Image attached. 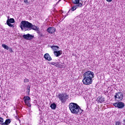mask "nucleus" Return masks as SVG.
<instances>
[{
    "instance_id": "obj_1",
    "label": "nucleus",
    "mask_w": 125,
    "mask_h": 125,
    "mask_svg": "<svg viewBox=\"0 0 125 125\" xmlns=\"http://www.w3.org/2000/svg\"><path fill=\"white\" fill-rule=\"evenodd\" d=\"M83 79L82 81L83 84H85L86 85H89V84H91L92 83V79L94 78V73L93 72L91 71H88L85 72L83 74Z\"/></svg>"
},
{
    "instance_id": "obj_2",
    "label": "nucleus",
    "mask_w": 125,
    "mask_h": 125,
    "mask_svg": "<svg viewBox=\"0 0 125 125\" xmlns=\"http://www.w3.org/2000/svg\"><path fill=\"white\" fill-rule=\"evenodd\" d=\"M20 25V28L22 31H30V30H34L36 31L37 29V26L26 21H21Z\"/></svg>"
},
{
    "instance_id": "obj_3",
    "label": "nucleus",
    "mask_w": 125,
    "mask_h": 125,
    "mask_svg": "<svg viewBox=\"0 0 125 125\" xmlns=\"http://www.w3.org/2000/svg\"><path fill=\"white\" fill-rule=\"evenodd\" d=\"M69 108L72 114H74L75 115L81 114L83 112V110L82 109L80 106L75 103H70Z\"/></svg>"
},
{
    "instance_id": "obj_4",
    "label": "nucleus",
    "mask_w": 125,
    "mask_h": 125,
    "mask_svg": "<svg viewBox=\"0 0 125 125\" xmlns=\"http://www.w3.org/2000/svg\"><path fill=\"white\" fill-rule=\"evenodd\" d=\"M57 97H58L62 103H65L67 100L69 99V95L65 93H59L57 95Z\"/></svg>"
},
{
    "instance_id": "obj_5",
    "label": "nucleus",
    "mask_w": 125,
    "mask_h": 125,
    "mask_svg": "<svg viewBox=\"0 0 125 125\" xmlns=\"http://www.w3.org/2000/svg\"><path fill=\"white\" fill-rule=\"evenodd\" d=\"M123 99H124V94L121 92H117L114 95V100L115 101H117V102L122 101Z\"/></svg>"
},
{
    "instance_id": "obj_6",
    "label": "nucleus",
    "mask_w": 125,
    "mask_h": 125,
    "mask_svg": "<svg viewBox=\"0 0 125 125\" xmlns=\"http://www.w3.org/2000/svg\"><path fill=\"white\" fill-rule=\"evenodd\" d=\"M113 106L116 108H118V109H122L125 107V103L119 101L117 103H113Z\"/></svg>"
},
{
    "instance_id": "obj_7",
    "label": "nucleus",
    "mask_w": 125,
    "mask_h": 125,
    "mask_svg": "<svg viewBox=\"0 0 125 125\" xmlns=\"http://www.w3.org/2000/svg\"><path fill=\"white\" fill-rule=\"evenodd\" d=\"M83 6V3H81L78 4L77 5L73 6L68 11V12L67 13V14H70V13H72V11H75L77 8H79V7H82Z\"/></svg>"
},
{
    "instance_id": "obj_8",
    "label": "nucleus",
    "mask_w": 125,
    "mask_h": 125,
    "mask_svg": "<svg viewBox=\"0 0 125 125\" xmlns=\"http://www.w3.org/2000/svg\"><path fill=\"white\" fill-rule=\"evenodd\" d=\"M24 103L28 106V107H31V104L30 102H31V98H30L29 96H24L23 98Z\"/></svg>"
},
{
    "instance_id": "obj_9",
    "label": "nucleus",
    "mask_w": 125,
    "mask_h": 125,
    "mask_svg": "<svg viewBox=\"0 0 125 125\" xmlns=\"http://www.w3.org/2000/svg\"><path fill=\"white\" fill-rule=\"evenodd\" d=\"M22 37L24 40H27L28 41H31V40L34 39V35H32L29 33L23 35Z\"/></svg>"
},
{
    "instance_id": "obj_10",
    "label": "nucleus",
    "mask_w": 125,
    "mask_h": 125,
    "mask_svg": "<svg viewBox=\"0 0 125 125\" xmlns=\"http://www.w3.org/2000/svg\"><path fill=\"white\" fill-rule=\"evenodd\" d=\"M62 50L54 51V54L56 57H59L60 55H62Z\"/></svg>"
},
{
    "instance_id": "obj_11",
    "label": "nucleus",
    "mask_w": 125,
    "mask_h": 125,
    "mask_svg": "<svg viewBox=\"0 0 125 125\" xmlns=\"http://www.w3.org/2000/svg\"><path fill=\"white\" fill-rule=\"evenodd\" d=\"M55 30V28L50 27L47 28V32H48V33H49V34H54Z\"/></svg>"
},
{
    "instance_id": "obj_12",
    "label": "nucleus",
    "mask_w": 125,
    "mask_h": 125,
    "mask_svg": "<svg viewBox=\"0 0 125 125\" xmlns=\"http://www.w3.org/2000/svg\"><path fill=\"white\" fill-rule=\"evenodd\" d=\"M44 58H45L46 60H48V61H51V60H52L51 57H50V55H49L48 53H46L44 55Z\"/></svg>"
},
{
    "instance_id": "obj_13",
    "label": "nucleus",
    "mask_w": 125,
    "mask_h": 125,
    "mask_svg": "<svg viewBox=\"0 0 125 125\" xmlns=\"http://www.w3.org/2000/svg\"><path fill=\"white\" fill-rule=\"evenodd\" d=\"M62 64H63V63H62V62H61L60 60H59L58 62H56L55 66L58 67V68H62Z\"/></svg>"
},
{
    "instance_id": "obj_14",
    "label": "nucleus",
    "mask_w": 125,
    "mask_h": 125,
    "mask_svg": "<svg viewBox=\"0 0 125 125\" xmlns=\"http://www.w3.org/2000/svg\"><path fill=\"white\" fill-rule=\"evenodd\" d=\"M51 48H52L54 51H57V50H58L60 48L59 46L56 45H52L51 46Z\"/></svg>"
},
{
    "instance_id": "obj_15",
    "label": "nucleus",
    "mask_w": 125,
    "mask_h": 125,
    "mask_svg": "<svg viewBox=\"0 0 125 125\" xmlns=\"http://www.w3.org/2000/svg\"><path fill=\"white\" fill-rule=\"evenodd\" d=\"M72 0V2L73 3H74V4H80V0Z\"/></svg>"
},
{
    "instance_id": "obj_16",
    "label": "nucleus",
    "mask_w": 125,
    "mask_h": 125,
    "mask_svg": "<svg viewBox=\"0 0 125 125\" xmlns=\"http://www.w3.org/2000/svg\"><path fill=\"white\" fill-rule=\"evenodd\" d=\"M50 107L51 108V109H52L53 110H55L56 109V104L53 103L52 104L50 105Z\"/></svg>"
},
{
    "instance_id": "obj_17",
    "label": "nucleus",
    "mask_w": 125,
    "mask_h": 125,
    "mask_svg": "<svg viewBox=\"0 0 125 125\" xmlns=\"http://www.w3.org/2000/svg\"><path fill=\"white\" fill-rule=\"evenodd\" d=\"M104 101H105V98L103 97L100 98L99 99V102L100 103H102V102H104Z\"/></svg>"
},
{
    "instance_id": "obj_18",
    "label": "nucleus",
    "mask_w": 125,
    "mask_h": 125,
    "mask_svg": "<svg viewBox=\"0 0 125 125\" xmlns=\"http://www.w3.org/2000/svg\"><path fill=\"white\" fill-rule=\"evenodd\" d=\"M7 21H8L9 23H14L15 22V21L14 20V19L11 18V19H8Z\"/></svg>"
},
{
    "instance_id": "obj_19",
    "label": "nucleus",
    "mask_w": 125,
    "mask_h": 125,
    "mask_svg": "<svg viewBox=\"0 0 125 125\" xmlns=\"http://www.w3.org/2000/svg\"><path fill=\"white\" fill-rule=\"evenodd\" d=\"M2 47H3V48H4V49H6L7 50H8V49H9V47H8V46L4 44H2Z\"/></svg>"
},
{
    "instance_id": "obj_20",
    "label": "nucleus",
    "mask_w": 125,
    "mask_h": 125,
    "mask_svg": "<svg viewBox=\"0 0 125 125\" xmlns=\"http://www.w3.org/2000/svg\"><path fill=\"white\" fill-rule=\"evenodd\" d=\"M5 123L7 125H9V124H10V123H11V121L10 120V119H6L5 120Z\"/></svg>"
},
{
    "instance_id": "obj_21",
    "label": "nucleus",
    "mask_w": 125,
    "mask_h": 125,
    "mask_svg": "<svg viewBox=\"0 0 125 125\" xmlns=\"http://www.w3.org/2000/svg\"><path fill=\"white\" fill-rule=\"evenodd\" d=\"M6 23H7V25H8L9 27H13V24L10 23L11 22H9V21H7Z\"/></svg>"
},
{
    "instance_id": "obj_22",
    "label": "nucleus",
    "mask_w": 125,
    "mask_h": 125,
    "mask_svg": "<svg viewBox=\"0 0 125 125\" xmlns=\"http://www.w3.org/2000/svg\"><path fill=\"white\" fill-rule=\"evenodd\" d=\"M31 87H30V86H27V93L29 94H30V88Z\"/></svg>"
},
{
    "instance_id": "obj_23",
    "label": "nucleus",
    "mask_w": 125,
    "mask_h": 125,
    "mask_svg": "<svg viewBox=\"0 0 125 125\" xmlns=\"http://www.w3.org/2000/svg\"><path fill=\"white\" fill-rule=\"evenodd\" d=\"M3 123V118L0 117V125H1Z\"/></svg>"
},
{
    "instance_id": "obj_24",
    "label": "nucleus",
    "mask_w": 125,
    "mask_h": 125,
    "mask_svg": "<svg viewBox=\"0 0 125 125\" xmlns=\"http://www.w3.org/2000/svg\"><path fill=\"white\" fill-rule=\"evenodd\" d=\"M50 64L51 65H53L54 66H55L56 62H51L50 63Z\"/></svg>"
},
{
    "instance_id": "obj_25",
    "label": "nucleus",
    "mask_w": 125,
    "mask_h": 125,
    "mask_svg": "<svg viewBox=\"0 0 125 125\" xmlns=\"http://www.w3.org/2000/svg\"><path fill=\"white\" fill-rule=\"evenodd\" d=\"M24 83H29V80L28 79H24Z\"/></svg>"
},
{
    "instance_id": "obj_26",
    "label": "nucleus",
    "mask_w": 125,
    "mask_h": 125,
    "mask_svg": "<svg viewBox=\"0 0 125 125\" xmlns=\"http://www.w3.org/2000/svg\"><path fill=\"white\" fill-rule=\"evenodd\" d=\"M24 3H26L27 5L29 4V2H28L27 0H24Z\"/></svg>"
},
{
    "instance_id": "obj_27",
    "label": "nucleus",
    "mask_w": 125,
    "mask_h": 125,
    "mask_svg": "<svg viewBox=\"0 0 125 125\" xmlns=\"http://www.w3.org/2000/svg\"><path fill=\"white\" fill-rule=\"evenodd\" d=\"M116 125H121V122L117 121L116 122Z\"/></svg>"
},
{
    "instance_id": "obj_28",
    "label": "nucleus",
    "mask_w": 125,
    "mask_h": 125,
    "mask_svg": "<svg viewBox=\"0 0 125 125\" xmlns=\"http://www.w3.org/2000/svg\"><path fill=\"white\" fill-rule=\"evenodd\" d=\"M106 1H107L108 2H111V1H112V0H106Z\"/></svg>"
},
{
    "instance_id": "obj_29",
    "label": "nucleus",
    "mask_w": 125,
    "mask_h": 125,
    "mask_svg": "<svg viewBox=\"0 0 125 125\" xmlns=\"http://www.w3.org/2000/svg\"><path fill=\"white\" fill-rule=\"evenodd\" d=\"M9 50H11V52H12V51H12V49L11 48H9Z\"/></svg>"
},
{
    "instance_id": "obj_30",
    "label": "nucleus",
    "mask_w": 125,
    "mask_h": 125,
    "mask_svg": "<svg viewBox=\"0 0 125 125\" xmlns=\"http://www.w3.org/2000/svg\"><path fill=\"white\" fill-rule=\"evenodd\" d=\"M56 12H57V11H55V14H56Z\"/></svg>"
},
{
    "instance_id": "obj_31",
    "label": "nucleus",
    "mask_w": 125,
    "mask_h": 125,
    "mask_svg": "<svg viewBox=\"0 0 125 125\" xmlns=\"http://www.w3.org/2000/svg\"><path fill=\"white\" fill-rule=\"evenodd\" d=\"M61 0H59V1L57 3H58L59 2V1H61Z\"/></svg>"
},
{
    "instance_id": "obj_32",
    "label": "nucleus",
    "mask_w": 125,
    "mask_h": 125,
    "mask_svg": "<svg viewBox=\"0 0 125 125\" xmlns=\"http://www.w3.org/2000/svg\"><path fill=\"white\" fill-rule=\"evenodd\" d=\"M66 16H68V14H66V15H65V17Z\"/></svg>"
},
{
    "instance_id": "obj_33",
    "label": "nucleus",
    "mask_w": 125,
    "mask_h": 125,
    "mask_svg": "<svg viewBox=\"0 0 125 125\" xmlns=\"http://www.w3.org/2000/svg\"><path fill=\"white\" fill-rule=\"evenodd\" d=\"M124 122H125V120H124Z\"/></svg>"
}]
</instances>
